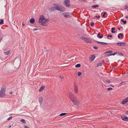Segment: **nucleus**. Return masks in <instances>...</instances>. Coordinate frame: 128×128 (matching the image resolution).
<instances>
[{
	"instance_id": "nucleus-1",
	"label": "nucleus",
	"mask_w": 128,
	"mask_h": 128,
	"mask_svg": "<svg viewBox=\"0 0 128 128\" xmlns=\"http://www.w3.org/2000/svg\"><path fill=\"white\" fill-rule=\"evenodd\" d=\"M49 21L48 19L45 18L44 16H40L39 19V22L41 23V25L44 26H47V23Z\"/></svg>"
},
{
	"instance_id": "nucleus-2",
	"label": "nucleus",
	"mask_w": 128,
	"mask_h": 128,
	"mask_svg": "<svg viewBox=\"0 0 128 128\" xmlns=\"http://www.w3.org/2000/svg\"><path fill=\"white\" fill-rule=\"evenodd\" d=\"M71 101L75 105H76L78 108H81L83 105L80 102L79 100L77 99L76 97L72 99Z\"/></svg>"
},
{
	"instance_id": "nucleus-3",
	"label": "nucleus",
	"mask_w": 128,
	"mask_h": 128,
	"mask_svg": "<svg viewBox=\"0 0 128 128\" xmlns=\"http://www.w3.org/2000/svg\"><path fill=\"white\" fill-rule=\"evenodd\" d=\"M6 90V88L5 87H2V88L0 92V96L1 97H2L5 96Z\"/></svg>"
},
{
	"instance_id": "nucleus-4",
	"label": "nucleus",
	"mask_w": 128,
	"mask_h": 128,
	"mask_svg": "<svg viewBox=\"0 0 128 128\" xmlns=\"http://www.w3.org/2000/svg\"><path fill=\"white\" fill-rule=\"evenodd\" d=\"M71 14V13L69 12H63L62 13V14L63 16L66 18L71 17V16H70Z\"/></svg>"
},
{
	"instance_id": "nucleus-5",
	"label": "nucleus",
	"mask_w": 128,
	"mask_h": 128,
	"mask_svg": "<svg viewBox=\"0 0 128 128\" xmlns=\"http://www.w3.org/2000/svg\"><path fill=\"white\" fill-rule=\"evenodd\" d=\"M68 94V96L71 101L76 97V96L71 92H69Z\"/></svg>"
},
{
	"instance_id": "nucleus-6",
	"label": "nucleus",
	"mask_w": 128,
	"mask_h": 128,
	"mask_svg": "<svg viewBox=\"0 0 128 128\" xmlns=\"http://www.w3.org/2000/svg\"><path fill=\"white\" fill-rule=\"evenodd\" d=\"M74 93L77 94L78 92V89L77 86H76L75 84H74Z\"/></svg>"
},
{
	"instance_id": "nucleus-7",
	"label": "nucleus",
	"mask_w": 128,
	"mask_h": 128,
	"mask_svg": "<svg viewBox=\"0 0 128 128\" xmlns=\"http://www.w3.org/2000/svg\"><path fill=\"white\" fill-rule=\"evenodd\" d=\"M70 0H65L64 2V4L65 6L67 7L70 6Z\"/></svg>"
},
{
	"instance_id": "nucleus-8",
	"label": "nucleus",
	"mask_w": 128,
	"mask_h": 128,
	"mask_svg": "<svg viewBox=\"0 0 128 128\" xmlns=\"http://www.w3.org/2000/svg\"><path fill=\"white\" fill-rule=\"evenodd\" d=\"M83 39L84 40V41L88 43H91L92 42L90 38H84Z\"/></svg>"
},
{
	"instance_id": "nucleus-9",
	"label": "nucleus",
	"mask_w": 128,
	"mask_h": 128,
	"mask_svg": "<svg viewBox=\"0 0 128 128\" xmlns=\"http://www.w3.org/2000/svg\"><path fill=\"white\" fill-rule=\"evenodd\" d=\"M96 58L95 56L94 55H90L89 59V60L90 62L92 61Z\"/></svg>"
},
{
	"instance_id": "nucleus-10",
	"label": "nucleus",
	"mask_w": 128,
	"mask_h": 128,
	"mask_svg": "<svg viewBox=\"0 0 128 128\" xmlns=\"http://www.w3.org/2000/svg\"><path fill=\"white\" fill-rule=\"evenodd\" d=\"M117 44L119 46H125L126 44L124 42H120L117 43Z\"/></svg>"
},
{
	"instance_id": "nucleus-11",
	"label": "nucleus",
	"mask_w": 128,
	"mask_h": 128,
	"mask_svg": "<svg viewBox=\"0 0 128 128\" xmlns=\"http://www.w3.org/2000/svg\"><path fill=\"white\" fill-rule=\"evenodd\" d=\"M128 102V97L124 99L121 102L122 104H124Z\"/></svg>"
},
{
	"instance_id": "nucleus-12",
	"label": "nucleus",
	"mask_w": 128,
	"mask_h": 128,
	"mask_svg": "<svg viewBox=\"0 0 128 128\" xmlns=\"http://www.w3.org/2000/svg\"><path fill=\"white\" fill-rule=\"evenodd\" d=\"M121 119L124 120L128 121V118L126 116L121 117Z\"/></svg>"
},
{
	"instance_id": "nucleus-13",
	"label": "nucleus",
	"mask_w": 128,
	"mask_h": 128,
	"mask_svg": "<svg viewBox=\"0 0 128 128\" xmlns=\"http://www.w3.org/2000/svg\"><path fill=\"white\" fill-rule=\"evenodd\" d=\"M97 42L98 44H102L103 45H106L107 44L106 43L104 42H100L98 41Z\"/></svg>"
},
{
	"instance_id": "nucleus-14",
	"label": "nucleus",
	"mask_w": 128,
	"mask_h": 128,
	"mask_svg": "<svg viewBox=\"0 0 128 128\" xmlns=\"http://www.w3.org/2000/svg\"><path fill=\"white\" fill-rule=\"evenodd\" d=\"M43 98L42 96H41L39 97V101L40 103H41L43 102Z\"/></svg>"
},
{
	"instance_id": "nucleus-15",
	"label": "nucleus",
	"mask_w": 128,
	"mask_h": 128,
	"mask_svg": "<svg viewBox=\"0 0 128 128\" xmlns=\"http://www.w3.org/2000/svg\"><path fill=\"white\" fill-rule=\"evenodd\" d=\"M44 88L45 87L44 86H42L39 89L38 91L39 92H41L42 91L44 90Z\"/></svg>"
},
{
	"instance_id": "nucleus-16",
	"label": "nucleus",
	"mask_w": 128,
	"mask_h": 128,
	"mask_svg": "<svg viewBox=\"0 0 128 128\" xmlns=\"http://www.w3.org/2000/svg\"><path fill=\"white\" fill-rule=\"evenodd\" d=\"M100 35V33H98V35H97V36L98 37V38H102L103 37V35L102 34H101V36Z\"/></svg>"
},
{
	"instance_id": "nucleus-17",
	"label": "nucleus",
	"mask_w": 128,
	"mask_h": 128,
	"mask_svg": "<svg viewBox=\"0 0 128 128\" xmlns=\"http://www.w3.org/2000/svg\"><path fill=\"white\" fill-rule=\"evenodd\" d=\"M30 22L31 23H34V18H32L30 20Z\"/></svg>"
},
{
	"instance_id": "nucleus-18",
	"label": "nucleus",
	"mask_w": 128,
	"mask_h": 128,
	"mask_svg": "<svg viewBox=\"0 0 128 128\" xmlns=\"http://www.w3.org/2000/svg\"><path fill=\"white\" fill-rule=\"evenodd\" d=\"M65 10V9L64 8H60L59 10L61 11L62 12H63Z\"/></svg>"
},
{
	"instance_id": "nucleus-19",
	"label": "nucleus",
	"mask_w": 128,
	"mask_h": 128,
	"mask_svg": "<svg viewBox=\"0 0 128 128\" xmlns=\"http://www.w3.org/2000/svg\"><path fill=\"white\" fill-rule=\"evenodd\" d=\"M54 8L57 10H59L60 8L59 7V6L58 5H56L55 6Z\"/></svg>"
},
{
	"instance_id": "nucleus-20",
	"label": "nucleus",
	"mask_w": 128,
	"mask_h": 128,
	"mask_svg": "<svg viewBox=\"0 0 128 128\" xmlns=\"http://www.w3.org/2000/svg\"><path fill=\"white\" fill-rule=\"evenodd\" d=\"M115 29L114 28H112V31H111V32L112 33H115V31L114 30Z\"/></svg>"
},
{
	"instance_id": "nucleus-21",
	"label": "nucleus",
	"mask_w": 128,
	"mask_h": 128,
	"mask_svg": "<svg viewBox=\"0 0 128 128\" xmlns=\"http://www.w3.org/2000/svg\"><path fill=\"white\" fill-rule=\"evenodd\" d=\"M10 51L9 50L8 51L6 52H4V54L5 55H8L10 53Z\"/></svg>"
},
{
	"instance_id": "nucleus-22",
	"label": "nucleus",
	"mask_w": 128,
	"mask_h": 128,
	"mask_svg": "<svg viewBox=\"0 0 128 128\" xmlns=\"http://www.w3.org/2000/svg\"><path fill=\"white\" fill-rule=\"evenodd\" d=\"M99 6L98 5H95L92 6V7L94 8H98Z\"/></svg>"
},
{
	"instance_id": "nucleus-23",
	"label": "nucleus",
	"mask_w": 128,
	"mask_h": 128,
	"mask_svg": "<svg viewBox=\"0 0 128 128\" xmlns=\"http://www.w3.org/2000/svg\"><path fill=\"white\" fill-rule=\"evenodd\" d=\"M106 14H107V13L106 12H104V14L102 16L104 18H106V17L107 16H105Z\"/></svg>"
},
{
	"instance_id": "nucleus-24",
	"label": "nucleus",
	"mask_w": 128,
	"mask_h": 128,
	"mask_svg": "<svg viewBox=\"0 0 128 128\" xmlns=\"http://www.w3.org/2000/svg\"><path fill=\"white\" fill-rule=\"evenodd\" d=\"M102 62H100L97 64V66L98 67L100 66H101L102 65Z\"/></svg>"
},
{
	"instance_id": "nucleus-25",
	"label": "nucleus",
	"mask_w": 128,
	"mask_h": 128,
	"mask_svg": "<svg viewBox=\"0 0 128 128\" xmlns=\"http://www.w3.org/2000/svg\"><path fill=\"white\" fill-rule=\"evenodd\" d=\"M66 113H62L60 114L59 116H62L66 115Z\"/></svg>"
},
{
	"instance_id": "nucleus-26",
	"label": "nucleus",
	"mask_w": 128,
	"mask_h": 128,
	"mask_svg": "<svg viewBox=\"0 0 128 128\" xmlns=\"http://www.w3.org/2000/svg\"><path fill=\"white\" fill-rule=\"evenodd\" d=\"M80 66L81 65L80 64H78L75 66V67L76 68H79L80 67Z\"/></svg>"
},
{
	"instance_id": "nucleus-27",
	"label": "nucleus",
	"mask_w": 128,
	"mask_h": 128,
	"mask_svg": "<svg viewBox=\"0 0 128 128\" xmlns=\"http://www.w3.org/2000/svg\"><path fill=\"white\" fill-rule=\"evenodd\" d=\"M121 21L122 22H123L124 23V24H126V20H125L124 21L123 19H122L121 20Z\"/></svg>"
},
{
	"instance_id": "nucleus-28",
	"label": "nucleus",
	"mask_w": 128,
	"mask_h": 128,
	"mask_svg": "<svg viewBox=\"0 0 128 128\" xmlns=\"http://www.w3.org/2000/svg\"><path fill=\"white\" fill-rule=\"evenodd\" d=\"M20 121L22 122L23 123H24V124H26V121H25V120H24V119H22Z\"/></svg>"
},
{
	"instance_id": "nucleus-29",
	"label": "nucleus",
	"mask_w": 128,
	"mask_h": 128,
	"mask_svg": "<svg viewBox=\"0 0 128 128\" xmlns=\"http://www.w3.org/2000/svg\"><path fill=\"white\" fill-rule=\"evenodd\" d=\"M4 24V21L2 19L1 20L0 22V24Z\"/></svg>"
},
{
	"instance_id": "nucleus-30",
	"label": "nucleus",
	"mask_w": 128,
	"mask_h": 128,
	"mask_svg": "<svg viewBox=\"0 0 128 128\" xmlns=\"http://www.w3.org/2000/svg\"><path fill=\"white\" fill-rule=\"evenodd\" d=\"M82 74V73L80 72H78V76H80Z\"/></svg>"
},
{
	"instance_id": "nucleus-31",
	"label": "nucleus",
	"mask_w": 128,
	"mask_h": 128,
	"mask_svg": "<svg viewBox=\"0 0 128 128\" xmlns=\"http://www.w3.org/2000/svg\"><path fill=\"white\" fill-rule=\"evenodd\" d=\"M112 51H108L106 52H105V53L107 54V53H112Z\"/></svg>"
},
{
	"instance_id": "nucleus-32",
	"label": "nucleus",
	"mask_w": 128,
	"mask_h": 128,
	"mask_svg": "<svg viewBox=\"0 0 128 128\" xmlns=\"http://www.w3.org/2000/svg\"><path fill=\"white\" fill-rule=\"evenodd\" d=\"M116 54V53H115L114 54H109L107 56H112V55H114Z\"/></svg>"
},
{
	"instance_id": "nucleus-33",
	"label": "nucleus",
	"mask_w": 128,
	"mask_h": 128,
	"mask_svg": "<svg viewBox=\"0 0 128 128\" xmlns=\"http://www.w3.org/2000/svg\"><path fill=\"white\" fill-rule=\"evenodd\" d=\"M112 89V88H109L107 89V90L108 91H110Z\"/></svg>"
},
{
	"instance_id": "nucleus-34",
	"label": "nucleus",
	"mask_w": 128,
	"mask_h": 128,
	"mask_svg": "<svg viewBox=\"0 0 128 128\" xmlns=\"http://www.w3.org/2000/svg\"><path fill=\"white\" fill-rule=\"evenodd\" d=\"M106 82L108 83H111V82L109 80H107L106 81Z\"/></svg>"
},
{
	"instance_id": "nucleus-35",
	"label": "nucleus",
	"mask_w": 128,
	"mask_h": 128,
	"mask_svg": "<svg viewBox=\"0 0 128 128\" xmlns=\"http://www.w3.org/2000/svg\"><path fill=\"white\" fill-rule=\"evenodd\" d=\"M12 116H10V117H9V118H8V119H7V120H10V119H12Z\"/></svg>"
},
{
	"instance_id": "nucleus-36",
	"label": "nucleus",
	"mask_w": 128,
	"mask_h": 128,
	"mask_svg": "<svg viewBox=\"0 0 128 128\" xmlns=\"http://www.w3.org/2000/svg\"><path fill=\"white\" fill-rule=\"evenodd\" d=\"M107 37H108V38H109V37H110V38H112V36L111 35H108L107 36Z\"/></svg>"
},
{
	"instance_id": "nucleus-37",
	"label": "nucleus",
	"mask_w": 128,
	"mask_h": 128,
	"mask_svg": "<svg viewBox=\"0 0 128 128\" xmlns=\"http://www.w3.org/2000/svg\"><path fill=\"white\" fill-rule=\"evenodd\" d=\"M93 48L95 49H97L98 48V47L96 46H94L93 47Z\"/></svg>"
},
{
	"instance_id": "nucleus-38",
	"label": "nucleus",
	"mask_w": 128,
	"mask_h": 128,
	"mask_svg": "<svg viewBox=\"0 0 128 128\" xmlns=\"http://www.w3.org/2000/svg\"><path fill=\"white\" fill-rule=\"evenodd\" d=\"M94 24V22H92L91 23L90 25L92 26H93Z\"/></svg>"
},
{
	"instance_id": "nucleus-39",
	"label": "nucleus",
	"mask_w": 128,
	"mask_h": 128,
	"mask_svg": "<svg viewBox=\"0 0 128 128\" xmlns=\"http://www.w3.org/2000/svg\"><path fill=\"white\" fill-rule=\"evenodd\" d=\"M121 37H122L123 36L122 34V33H120L118 34Z\"/></svg>"
},
{
	"instance_id": "nucleus-40",
	"label": "nucleus",
	"mask_w": 128,
	"mask_h": 128,
	"mask_svg": "<svg viewBox=\"0 0 128 128\" xmlns=\"http://www.w3.org/2000/svg\"><path fill=\"white\" fill-rule=\"evenodd\" d=\"M24 128H29L26 126H24Z\"/></svg>"
},
{
	"instance_id": "nucleus-41",
	"label": "nucleus",
	"mask_w": 128,
	"mask_h": 128,
	"mask_svg": "<svg viewBox=\"0 0 128 128\" xmlns=\"http://www.w3.org/2000/svg\"><path fill=\"white\" fill-rule=\"evenodd\" d=\"M37 30V28H34L33 29L34 31H35Z\"/></svg>"
},
{
	"instance_id": "nucleus-42",
	"label": "nucleus",
	"mask_w": 128,
	"mask_h": 128,
	"mask_svg": "<svg viewBox=\"0 0 128 128\" xmlns=\"http://www.w3.org/2000/svg\"><path fill=\"white\" fill-rule=\"evenodd\" d=\"M96 17L97 18H100V16H96Z\"/></svg>"
},
{
	"instance_id": "nucleus-43",
	"label": "nucleus",
	"mask_w": 128,
	"mask_h": 128,
	"mask_svg": "<svg viewBox=\"0 0 128 128\" xmlns=\"http://www.w3.org/2000/svg\"><path fill=\"white\" fill-rule=\"evenodd\" d=\"M128 8V6H125V9H126V8Z\"/></svg>"
},
{
	"instance_id": "nucleus-44",
	"label": "nucleus",
	"mask_w": 128,
	"mask_h": 128,
	"mask_svg": "<svg viewBox=\"0 0 128 128\" xmlns=\"http://www.w3.org/2000/svg\"><path fill=\"white\" fill-rule=\"evenodd\" d=\"M125 114L126 115H128V111H127L126 112Z\"/></svg>"
},
{
	"instance_id": "nucleus-45",
	"label": "nucleus",
	"mask_w": 128,
	"mask_h": 128,
	"mask_svg": "<svg viewBox=\"0 0 128 128\" xmlns=\"http://www.w3.org/2000/svg\"><path fill=\"white\" fill-rule=\"evenodd\" d=\"M24 25H25L24 24V23H22V26H24Z\"/></svg>"
},
{
	"instance_id": "nucleus-46",
	"label": "nucleus",
	"mask_w": 128,
	"mask_h": 128,
	"mask_svg": "<svg viewBox=\"0 0 128 128\" xmlns=\"http://www.w3.org/2000/svg\"><path fill=\"white\" fill-rule=\"evenodd\" d=\"M124 82H120V84H122L123 83H124Z\"/></svg>"
},
{
	"instance_id": "nucleus-47",
	"label": "nucleus",
	"mask_w": 128,
	"mask_h": 128,
	"mask_svg": "<svg viewBox=\"0 0 128 128\" xmlns=\"http://www.w3.org/2000/svg\"><path fill=\"white\" fill-rule=\"evenodd\" d=\"M118 38H120V36L119 35V34H118Z\"/></svg>"
},
{
	"instance_id": "nucleus-48",
	"label": "nucleus",
	"mask_w": 128,
	"mask_h": 128,
	"mask_svg": "<svg viewBox=\"0 0 128 128\" xmlns=\"http://www.w3.org/2000/svg\"><path fill=\"white\" fill-rule=\"evenodd\" d=\"M125 18H128V16H126V17H125Z\"/></svg>"
},
{
	"instance_id": "nucleus-49",
	"label": "nucleus",
	"mask_w": 128,
	"mask_h": 128,
	"mask_svg": "<svg viewBox=\"0 0 128 128\" xmlns=\"http://www.w3.org/2000/svg\"><path fill=\"white\" fill-rule=\"evenodd\" d=\"M12 92H10V94H12Z\"/></svg>"
},
{
	"instance_id": "nucleus-50",
	"label": "nucleus",
	"mask_w": 128,
	"mask_h": 128,
	"mask_svg": "<svg viewBox=\"0 0 128 128\" xmlns=\"http://www.w3.org/2000/svg\"><path fill=\"white\" fill-rule=\"evenodd\" d=\"M118 30H120V28H118Z\"/></svg>"
},
{
	"instance_id": "nucleus-51",
	"label": "nucleus",
	"mask_w": 128,
	"mask_h": 128,
	"mask_svg": "<svg viewBox=\"0 0 128 128\" xmlns=\"http://www.w3.org/2000/svg\"><path fill=\"white\" fill-rule=\"evenodd\" d=\"M110 86H112V87H114V86H113L110 85Z\"/></svg>"
},
{
	"instance_id": "nucleus-52",
	"label": "nucleus",
	"mask_w": 128,
	"mask_h": 128,
	"mask_svg": "<svg viewBox=\"0 0 128 128\" xmlns=\"http://www.w3.org/2000/svg\"><path fill=\"white\" fill-rule=\"evenodd\" d=\"M11 126H9V128H10V127H11Z\"/></svg>"
},
{
	"instance_id": "nucleus-53",
	"label": "nucleus",
	"mask_w": 128,
	"mask_h": 128,
	"mask_svg": "<svg viewBox=\"0 0 128 128\" xmlns=\"http://www.w3.org/2000/svg\"><path fill=\"white\" fill-rule=\"evenodd\" d=\"M83 57H82L83 58H84V56H83Z\"/></svg>"
},
{
	"instance_id": "nucleus-54",
	"label": "nucleus",
	"mask_w": 128,
	"mask_h": 128,
	"mask_svg": "<svg viewBox=\"0 0 128 128\" xmlns=\"http://www.w3.org/2000/svg\"><path fill=\"white\" fill-rule=\"evenodd\" d=\"M106 15H107V14H106Z\"/></svg>"
}]
</instances>
